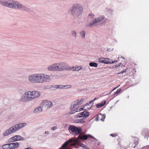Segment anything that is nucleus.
<instances>
[{"mask_svg": "<svg viewBox=\"0 0 149 149\" xmlns=\"http://www.w3.org/2000/svg\"><path fill=\"white\" fill-rule=\"evenodd\" d=\"M76 145L81 146L84 148L86 147V146L81 143L79 139H71L66 141L62 146L60 149H71L72 146Z\"/></svg>", "mask_w": 149, "mask_h": 149, "instance_id": "1", "label": "nucleus"}, {"mask_svg": "<svg viewBox=\"0 0 149 149\" xmlns=\"http://www.w3.org/2000/svg\"><path fill=\"white\" fill-rule=\"evenodd\" d=\"M84 101L83 98H82L80 100H77V101H74L72 103L71 105L70 108V110L71 111V113L73 114L77 111H79L81 110H83V108H81L79 109H77L78 105H80L82 104Z\"/></svg>", "mask_w": 149, "mask_h": 149, "instance_id": "2", "label": "nucleus"}, {"mask_svg": "<svg viewBox=\"0 0 149 149\" xmlns=\"http://www.w3.org/2000/svg\"><path fill=\"white\" fill-rule=\"evenodd\" d=\"M83 10L82 7L78 4H75L73 5L71 11L74 15L78 16L82 13Z\"/></svg>", "mask_w": 149, "mask_h": 149, "instance_id": "3", "label": "nucleus"}, {"mask_svg": "<svg viewBox=\"0 0 149 149\" xmlns=\"http://www.w3.org/2000/svg\"><path fill=\"white\" fill-rule=\"evenodd\" d=\"M52 80L50 76L43 73H39V84L49 82Z\"/></svg>", "mask_w": 149, "mask_h": 149, "instance_id": "4", "label": "nucleus"}, {"mask_svg": "<svg viewBox=\"0 0 149 149\" xmlns=\"http://www.w3.org/2000/svg\"><path fill=\"white\" fill-rule=\"evenodd\" d=\"M68 130L71 134L77 136L80 134L82 131V129L80 127H77L74 125H71L68 128Z\"/></svg>", "mask_w": 149, "mask_h": 149, "instance_id": "5", "label": "nucleus"}, {"mask_svg": "<svg viewBox=\"0 0 149 149\" xmlns=\"http://www.w3.org/2000/svg\"><path fill=\"white\" fill-rule=\"evenodd\" d=\"M28 80L31 83L39 84V73L29 75L28 77Z\"/></svg>", "mask_w": 149, "mask_h": 149, "instance_id": "6", "label": "nucleus"}, {"mask_svg": "<svg viewBox=\"0 0 149 149\" xmlns=\"http://www.w3.org/2000/svg\"><path fill=\"white\" fill-rule=\"evenodd\" d=\"M56 64L58 71H61L68 70L70 69L68 64L65 62H57Z\"/></svg>", "mask_w": 149, "mask_h": 149, "instance_id": "7", "label": "nucleus"}, {"mask_svg": "<svg viewBox=\"0 0 149 149\" xmlns=\"http://www.w3.org/2000/svg\"><path fill=\"white\" fill-rule=\"evenodd\" d=\"M105 19H93L89 23L86 25V26H91L93 27L99 24H104L105 23Z\"/></svg>", "mask_w": 149, "mask_h": 149, "instance_id": "8", "label": "nucleus"}, {"mask_svg": "<svg viewBox=\"0 0 149 149\" xmlns=\"http://www.w3.org/2000/svg\"><path fill=\"white\" fill-rule=\"evenodd\" d=\"M26 124L25 123H20L17 124L15 125L10 127L9 129H10L13 134L17 131L20 129L24 127L26 125Z\"/></svg>", "mask_w": 149, "mask_h": 149, "instance_id": "9", "label": "nucleus"}, {"mask_svg": "<svg viewBox=\"0 0 149 149\" xmlns=\"http://www.w3.org/2000/svg\"><path fill=\"white\" fill-rule=\"evenodd\" d=\"M30 92L29 91L25 92L23 94L20 98V101L22 102H26L31 101Z\"/></svg>", "mask_w": 149, "mask_h": 149, "instance_id": "10", "label": "nucleus"}, {"mask_svg": "<svg viewBox=\"0 0 149 149\" xmlns=\"http://www.w3.org/2000/svg\"><path fill=\"white\" fill-rule=\"evenodd\" d=\"M89 116V113L86 111H84L83 112H81L78 114L77 117L81 118L82 119H84L88 117Z\"/></svg>", "mask_w": 149, "mask_h": 149, "instance_id": "11", "label": "nucleus"}, {"mask_svg": "<svg viewBox=\"0 0 149 149\" xmlns=\"http://www.w3.org/2000/svg\"><path fill=\"white\" fill-rule=\"evenodd\" d=\"M9 8H22L21 4L17 2L13 1L9 5Z\"/></svg>", "mask_w": 149, "mask_h": 149, "instance_id": "12", "label": "nucleus"}, {"mask_svg": "<svg viewBox=\"0 0 149 149\" xmlns=\"http://www.w3.org/2000/svg\"><path fill=\"white\" fill-rule=\"evenodd\" d=\"M56 63H53L49 66L47 68V70L50 71H58Z\"/></svg>", "mask_w": 149, "mask_h": 149, "instance_id": "13", "label": "nucleus"}, {"mask_svg": "<svg viewBox=\"0 0 149 149\" xmlns=\"http://www.w3.org/2000/svg\"><path fill=\"white\" fill-rule=\"evenodd\" d=\"M42 104L43 106L47 108H49L53 106L52 102L50 101L47 100L42 101Z\"/></svg>", "mask_w": 149, "mask_h": 149, "instance_id": "14", "label": "nucleus"}, {"mask_svg": "<svg viewBox=\"0 0 149 149\" xmlns=\"http://www.w3.org/2000/svg\"><path fill=\"white\" fill-rule=\"evenodd\" d=\"M99 62L100 63H103L106 64L111 63L110 61V59L108 58H100L99 59Z\"/></svg>", "mask_w": 149, "mask_h": 149, "instance_id": "15", "label": "nucleus"}, {"mask_svg": "<svg viewBox=\"0 0 149 149\" xmlns=\"http://www.w3.org/2000/svg\"><path fill=\"white\" fill-rule=\"evenodd\" d=\"M88 137H91L92 138H94L93 136L89 134L87 135L86 134L82 135L80 134L78 136V138L79 139L86 140Z\"/></svg>", "mask_w": 149, "mask_h": 149, "instance_id": "16", "label": "nucleus"}, {"mask_svg": "<svg viewBox=\"0 0 149 149\" xmlns=\"http://www.w3.org/2000/svg\"><path fill=\"white\" fill-rule=\"evenodd\" d=\"M43 107L38 106L36 107L33 110V113L35 114H39L43 111Z\"/></svg>", "mask_w": 149, "mask_h": 149, "instance_id": "17", "label": "nucleus"}, {"mask_svg": "<svg viewBox=\"0 0 149 149\" xmlns=\"http://www.w3.org/2000/svg\"><path fill=\"white\" fill-rule=\"evenodd\" d=\"M12 134V133L9 128L4 132L3 133V136H6Z\"/></svg>", "mask_w": 149, "mask_h": 149, "instance_id": "18", "label": "nucleus"}, {"mask_svg": "<svg viewBox=\"0 0 149 149\" xmlns=\"http://www.w3.org/2000/svg\"><path fill=\"white\" fill-rule=\"evenodd\" d=\"M32 93L34 99L39 97L41 94L40 92L38 91H32Z\"/></svg>", "mask_w": 149, "mask_h": 149, "instance_id": "19", "label": "nucleus"}, {"mask_svg": "<svg viewBox=\"0 0 149 149\" xmlns=\"http://www.w3.org/2000/svg\"><path fill=\"white\" fill-rule=\"evenodd\" d=\"M93 101H91L89 103H87L86 104L85 106H84V107L85 108H86V106H90L89 107H88V109H89L93 105Z\"/></svg>", "mask_w": 149, "mask_h": 149, "instance_id": "20", "label": "nucleus"}, {"mask_svg": "<svg viewBox=\"0 0 149 149\" xmlns=\"http://www.w3.org/2000/svg\"><path fill=\"white\" fill-rule=\"evenodd\" d=\"M17 140H16V138H15V136H14L12 137L9 139L8 140V143H11L12 142H13L14 141H17Z\"/></svg>", "mask_w": 149, "mask_h": 149, "instance_id": "21", "label": "nucleus"}, {"mask_svg": "<svg viewBox=\"0 0 149 149\" xmlns=\"http://www.w3.org/2000/svg\"><path fill=\"white\" fill-rule=\"evenodd\" d=\"M15 138H16V139L17 140V141H24L25 140V139L23 137H22V136L19 135H16L15 136Z\"/></svg>", "mask_w": 149, "mask_h": 149, "instance_id": "22", "label": "nucleus"}, {"mask_svg": "<svg viewBox=\"0 0 149 149\" xmlns=\"http://www.w3.org/2000/svg\"><path fill=\"white\" fill-rule=\"evenodd\" d=\"M79 34L82 39L85 38L86 35L85 31H82L79 33Z\"/></svg>", "mask_w": 149, "mask_h": 149, "instance_id": "23", "label": "nucleus"}, {"mask_svg": "<svg viewBox=\"0 0 149 149\" xmlns=\"http://www.w3.org/2000/svg\"><path fill=\"white\" fill-rule=\"evenodd\" d=\"M53 87L54 88V89H56L57 88V85H54L53 86L50 85L47 86L45 87V89L51 88H52Z\"/></svg>", "mask_w": 149, "mask_h": 149, "instance_id": "24", "label": "nucleus"}, {"mask_svg": "<svg viewBox=\"0 0 149 149\" xmlns=\"http://www.w3.org/2000/svg\"><path fill=\"white\" fill-rule=\"evenodd\" d=\"M1 3L3 6H8L9 7V5L10 4V3H8L7 1L2 2Z\"/></svg>", "mask_w": 149, "mask_h": 149, "instance_id": "25", "label": "nucleus"}, {"mask_svg": "<svg viewBox=\"0 0 149 149\" xmlns=\"http://www.w3.org/2000/svg\"><path fill=\"white\" fill-rule=\"evenodd\" d=\"M89 65L91 67H97V63L95 62H90L89 63Z\"/></svg>", "mask_w": 149, "mask_h": 149, "instance_id": "26", "label": "nucleus"}, {"mask_svg": "<svg viewBox=\"0 0 149 149\" xmlns=\"http://www.w3.org/2000/svg\"><path fill=\"white\" fill-rule=\"evenodd\" d=\"M71 34L72 36L74 38H76L77 37V32L74 30H73L71 31Z\"/></svg>", "mask_w": 149, "mask_h": 149, "instance_id": "27", "label": "nucleus"}, {"mask_svg": "<svg viewBox=\"0 0 149 149\" xmlns=\"http://www.w3.org/2000/svg\"><path fill=\"white\" fill-rule=\"evenodd\" d=\"M85 122V121L83 120V119L81 118V119L77 120H75V123H81V124L84 123Z\"/></svg>", "mask_w": 149, "mask_h": 149, "instance_id": "28", "label": "nucleus"}, {"mask_svg": "<svg viewBox=\"0 0 149 149\" xmlns=\"http://www.w3.org/2000/svg\"><path fill=\"white\" fill-rule=\"evenodd\" d=\"M12 145H13V148L14 149H15L16 148H17V147H18L19 146V144L18 142L13 143H12Z\"/></svg>", "mask_w": 149, "mask_h": 149, "instance_id": "29", "label": "nucleus"}, {"mask_svg": "<svg viewBox=\"0 0 149 149\" xmlns=\"http://www.w3.org/2000/svg\"><path fill=\"white\" fill-rule=\"evenodd\" d=\"M2 148L3 149H9L8 143L3 145L2 146Z\"/></svg>", "mask_w": 149, "mask_h": 149, "instance_id": "30", "label": "nucleus"}, {"mask_svg": "<svg viewBox=\"0 0 149 149\" xmlns=\"http://www.w3.org/2000/svg\"><path fill=\"white\" fill-rule=\"evenodd\" d=\"M72 86L70 85H63V89H67L71 88Z\"/></svg>", "mask_w": 149, "mask_h": 149, "instance_id": "31", "label": "nucleus"}, {"mask_svg": "<svg viewBox=\"0 0 149 149\" xmlns=\"http://www.w3.org/2000/svg\"><path fill=\"white\" fill-rule=\"evenodd\" d=\"M121 89L120 88H119L118 89L116 92L114 94V95L116 96L118 94V93L120 92L121 91Z\"/></svg>", "mask_w": 149, "mask_h": 149, "instance_id": "32", "label": "nucleus"}, {"mask_svg": "<svg viewBox=\"0 0 149 149\" xmlns=\"http://www.w3.org/2000/svg\"><path fill=\"white\" fill-rule=\"evenodd\" d=\"M100 115H102V118L101 119V120L104 121L106 117L105 115V114L102 115L101 113H100Z\"/></svg>", "mask_w": 149, "mask_h": 149, "instance_id": "33", "label": "nucleus"}, {"mask_svg": "<svg viewBox=\"0 0 149 149\" xmlns=\"http://www.w3.org/2000/svg\"><path fill=\"white\" fill-rule=\"evenodd\" d=\"M30 92V94L31 95V100H34V98L33 97V94L32 91H29Z\"/></svg>", "mask_w": 149, "mask_h": 149, "instance_id": "34", "label": "nucleus"}, {"mask_svg": "<svg viewBox=\"0 0 149 149\" xmlns=\"http://www.w3.org/2000/svg\"><path fill=\"white\" fill-rule=\"evenodd\" d=\"M9 144V149H14L13 145L12 144V143H8Z\"/></svg>", "mask_w": 149, "mask_h": 149, "instance_id": "35", "label": "nucleus"}, {"mask_svg": "<svg viewBox=\"0 0 149 149\" xmlns=\"http://www.w3.org/2000/svg\"><path fill=\"white\" fill-rule=\"evenodd\" d=\"M57 88L63 89V85H57Z\"/></svg>", "mask_w": 149, "mask_h": 149, "instance_id": "36", "label": "nucleus"}, {"mask_svg": "<svg viewBox=\"0 0 149 149\" xmlns=\"http://www.w3.org/2000/svg\"><path fill=\"white\" fill-rule=\"evenodd\" d=\"M73 68H74V67H73ZM73 70L75 71H79V67L78 66H76L75 67V68L73 69Z\"/></svg>", "mask_w": 149, "mask_h": 149, "instance_id": "37", "label": "nucleus"}, {"mask_svg": "<svg viewBox=\"0 0 149 149\" xmlns=\"http://www.w3.org/2000/svg\"><path fill=\"white\" fill-rule=\"evenodd\" d=\"M89 18H94V15L92 13H91L88 15Z\"/></svg>", "mask_w": 149, "mask_h": 149, "instance_id": "38", "label": "nucleus"}, {"mask_svg": "<svg viewBox=\"0 0 149 149\" xmlns=\"http://www.w3.org/2000/svg\"><path fill=\"white\" fill-rule=\"evenodd\" d=\"M106 102L105 101H103L100 103L102 106H103L106 104Z\"/></svg>", "mask_w": 149, "mask_h": 149, "instance_id": "39", "label": "nucleus"}, {"mask_svg": "<svg viewBox=\"0 0 149 149\" xmlns=\"http://www.w3.org/2000/svg\"><path fill=\"white\" fill-rule=\"evenodd\" d=\"M96 107L97 108H100L101 107H102V106L101 105V104L100 103H99L98 104H97L96 105Z\"/></svg>", "mask_w": 149, "mask_h": 149, "instance_id": "40", "label": "nucleus"}, {"mask_svg": "<svg viewBox=\"0 0 149 149\" xmlns=\"http://www.w3.org/2000/svg\"><path fill=\"white\" fill-rule=\"evenodd\" d=\"M57 129V127L56 126H54L51 127V129L52 130H56Z\"/></svg>", "mask_w": 149, "mask_h": 149, "instance_id": "41", "label": "nucleus"}, {"mask_svg": "<svg viewBox=\"0 0 149 149\" xmlns=\"http://www.w3.org/2000/svg\"><path fill=\"white\" fill-rule=\"evenodd\" d=\"M110 62H111V63H110V64L113 63L114 62H116L117 61H116V60H115L114 61H112L111 60V59H110Z\"/></svg>", "mask_w": 149, "mask_h": 149, "instance_id": "42", "label": "nucleus"}, {"mask_svg": "<svg viewBox=\"0 0 149 149\" xmlns=\"http://www.w3.org/2000/svg\"><path fill=\"white\" fill-rule=\"evenodd\" d=\"M110 136H112L113 137H115L116 136V135L114 134H111L110 135Z\"/></svg>", "mask_w": 149, "mask_h": 149, "instance_id": "43", "label": "nucleus"}, {"mask_svg": "<svg viewBox=\"0 0 149 149\" xmlns=\"http://www.w3.org/2000/svg\"><path fill=\"white\" fill-rule=\"evenodd\" d=\"M45 133L46 134L49 135V133L48 131H46L45 132Z\"/></svg>", "mask_w": 149, "mask_h": 149, "instance_id": "44", "label": "nucleus"}, {"mask_svg": "<svg viewBox=\"0 0 149 149\" xmlns=\"http://www.w3.org/2000/svg\"><path fill=\"white\" fill-rule=\"evenodd\" d=\"M24 149H33V148L31 147H28L27 148H25Z\"/></svg>", "mask_w": 149, "mask_h": 149, "instance_id": "45", "label": "nucleus"}, {"mask_svg": "<svg viewBox=\"0 0 149 149\" xmlns=\"http://www.w3.org/2000/svg\"><path fill=\"white\" fill-rule=\"evenodd\" d=\"M119 66H120V65H118V64L116 65H115V68L118 67H119Z\"/></svg>", "mask_w": 149, "mask_h": 149, "instance_id": "46", "label": "nucleus"}, {"mask_svg": "<svg viewBox=\"0 0 149 149\" xmlns=\"http://www.w3.org/2000/svg\"><path fill=\"white\" fill-rule=\"evenodd\" d=\"M126 71V70H123V71H122L121 72V73H122L125 72Z\"/></svg>", "mask_w": 149, "mask_h": 149, "instance_id": "47", "label": "nucleus"}, {"mask_svg": "<svg viewBox=\"0 0 149 149\" xmlns=\"http://www.w3.org/2000/svg\"><path fill=\"white\" fill-rule=\"evenodd\" d=\"M138 143V141H136L134 142V144L136 145H137Z\"/></svg>", "mask_w": 149, "mask_h": 149, "instance_id": "48", "label": "nucleus"}, {"mask_svg": "<svg viewBox=\"0 0 149 149\" xmlns=\"http://www.w3.org/2000/svg\"><path fill=\"white\" fill-rule=\"evenodd\" d=\"M79 67V70H80L82 68V67L81 66H80Z\"/></svg>", "mask_w": 149, "mask_h": 149, "instance_id": "49", "label": "nucleus"}, {"mask_svg": "<svg viewBox=\"0 0 149 149\" xmlns=\"http://www.w3.org/2000/svg\"><path fill=\"white\" fill-rule=\"evenodd\" d=\"M96 99V97H95L92 101H93H93H94Z\"/></svg>", "mask_w": 149, "mask_h": 149, "instance_id": "50", "label": "nucleus"}, {"mask_svg": "<svg viewBox=\"0 0 149 149\" xmlns=\"http://www.w3.org/2000/svg\"><path fill=\"white\" fill-rule=\"evenodd\" d=\"M122 73H121V72H119V73H118V74H122Z\"/></svg>", "mask_w": 149, "mask_h": 149, "instance_id": "51", "label": "nucleus"}, {"mask_svg": "<svg viewBox=\"0 0 149 149\" xmlns=\"http://www.w3.org/2000/svg\"><path fill=\"white\" fill-rule=\"evenodd\" d=\"M121 57L122 58H123V59H124L125 58H124V57H123V56H121Z\"/></svg>", "mask_w": 149, "mask_h": 149, "instance_id": "52", "label": "nucleus"}, {"mask_svg": "<svg viewBox=\"0 0 149 149\" xmlns=\"http://www.w3.org/2000/svg\"><path fill=\"white\" fill-rule=\"evenodd\" d=\"M121 63H120L119 64H118V65H120H120H121Z\"/></svg>", "mask_w": 149, "mask_h": 149, "instance_id": "53", "label": "nucleus"}, {"mask_svg": "<svg viewBox=\"0 0 149 149\" xmlns=\"http://www.w3.org/2000/svg\"><path fill=\"white\" fill-rule=\"evenodd\" d=\"M116 88H114L113 90H113H114L115 89H116Z\"/></svg>", "mask_w": 149, "mask_h": 149, "instance_id": "54", "label": "nucleus"}, {"mask_svg": "<svg viewBox=\"0 0 149 149\" xmlns=\"http://www.w3.org/2000/svg\"><path fill=\"white\" fill-rule=\"evenodd\" d=\"M107 51H109V49H107Z\"/></svg>", "mask_w": 149, "mask_h": 149, "instance_id": "55", "label": "nucleus"}, {"mask_svg": "<svg viewBox=\"0 0 149 149\" xmlns=\"http://www.w3.org/2000/svg\"><path fill=\"white\" fill-rule=\"evenodd\" d=\"M89 106V107H87V108H88V107H90V106Z\"/></svg>", "mask_w": 149, "mask_h": 149, "instance_id": "56", "label": "nucleus"}, {"mask_svg": "<svg viewBox=\"0 0 149 149\" xmlns=\"http://www.w3.org/2000/svg\"><path fill=\"white\" fill-rule=\"evenodd\" d=\"M100 143H98V145H99Z\"/></svg>", "mask_w": 149, "mask_h": 149, "instance_id": "57", "label": "nucleus"}, {"mask_svg": "<svg viewBox=\"0 0 149 149\" xmlns=\"http://www.w3.org/2000/svg\"><path fill=\"white\" fill-rule=\"evenodd\" d=\"M135 146H134V148H135Z\"/></svg>", "mask_w": 149, "mask_h": 149, "instance_id": "58", "label": "nucleus"}, {"mask_svg": "<svg viewBox=\"0 0 149 149\" xmlns=\"http://www.w3.org/2000/svg\"><path fill=\"white\" fill-rule=\"evenodd\" d=\"M61 148H61H60L59 149H60V148Z\"/></svg>", "mask_w": 149, "mask_h": 149, "instance_id": "59", "label": "nucleus"}, {"mask_svg": "<svg viewBox=\"0 0 149 149\" xmlns=\"http://www.w3.org/2000/svg\"><path fill=\"white\" fill-rule=\"evenodd\" d=\"M119 86H120V85H119L117 87H118Z\"/></svg>", "mask_w": 149, "mask_h": 149, "instance_id": "60", "label": "nucleus"}]
</instances>
